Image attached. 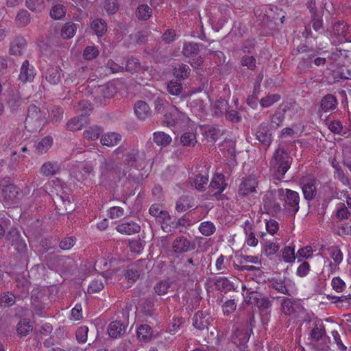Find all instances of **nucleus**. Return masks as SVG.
I'll list each match as a JSON object with an SVG mask.
<instances>
[{"label":"nucleus","mask_w":351,"mask_h":351,"mask_svg":"<svg viewBox=\"0 0 351 351\" xmlns=\"http://www.w3.org/2000/svg\"><path fill=\"white\" fill-rule=\"evenodd\" d=\"M99 170L100 180L102 183L117 182L125 175L122 171L121 164L116 162L111 158H104L101 160Z\"/></svg>","instance_id":"1"},{"label":"nucleus","mask_w":351,"mask_h":351,"mask_svg":"<svg viewBox=\"0 0 351 351\" xmlns=\"http://www.w3.org/2000/svg\"><path fill=\"white\" fill-rule=\"evenodd\" d=\"M47 123V112L35 104L28 106L25 127L30 132L40 130Z\"/></svg>","instance_id":"2"},{"label":"nucleus","mask_w":351,"mask_h":351,"mask_svg":"<svg viewBox=\"0 0 351 351\" xmlns=\"http://www.w3.org/2000/svg\"><path fill=\"white\" fill-rule=\"evenodd\" d=\"M292 158L283 148L277 149L271 159V169L275 171V177L281 180L290 168Z\"/></svg>","instance_id":"3"},{"label":"nucleus","mask_w":351,"mask_h":351,"mask_svg":"<svg viewBox=\"0 0 351 351\" xmlns=\"http://www.w3.org/2000/svg\"><path fill=\"white\" fill-rule=\"evenodd\" d=\"M305 5L311 14L310 25L316 32L322 34L324 29V8L318 9L316 0H306Z\"/></svg>","instance_id":"4"},{"label":"nucleus","mask_w":351,"mask_h":351,"mask_svg":"<svg viewBox=\"0 0 351 351\" xmlns=\"http://www.w3.org/2000/svg\"><path fill=\"white\" fill-rule=\"evenodd\" d=\"M6 239L16 252L19 256L25 261L28 260V250L27 244L16 230H11L6 235Z\"/></svg>","instance_id":"5"},{"label":"nucleus","mask_w":351,"mask_h":351,"mask_svg":"<svg viewBox=\"0 0 351 351\" xmlns=\"http://www.w3.org/2000/svg\"><path fill=\"white\" fill-rule=\"evenodd\" d=\"M278 195L284 197L285 208L289 214L292 216L298 213L300 209L299 203L300 200V195L298 192L286 189L278 190Z\"/></svg>","instance_id":"6"},{"label":"nucleus","mask_w":351,"mask_h":351,"mask_svg":"<svg viewBox=\"0 0 351 351\" xmlns=\"http://www.w3.org/2000/svg\"><path fill=\"white\" fill-rule=\"evenodd\" d=\"M189 121L188 116L180 111L175 106H172L165 114L163 123L167 126H175L179 124L186 123Z\"/></svg>","instance_id":"7"},{"label":"nucleus","mask_w":351,"mask_h":351,"mask_svg":"<svg viewBox=\"0 0 351 351\" xmlns=\"http://www.w3.org/2000/svg\"><path fill=\"white\" fill-rule=\"evenodd\" d=\"M255 136L263 147L267 149L273 141L269 122L264 121L261 123L257 128Z\"/></svg>","instance_id":"8"},{"label":"nucleus","mask_w":351,"mask_h":351,"mask_svg":"<svg viewBox=\"0 0 351 351\" xmlns=\"http://www.w3.org/2000/svg\"><path fill=\"white\" fill-rule=\"evenodd\" d=\"M317 180L312 176H305L300 179V185L302 188L303 195L307 201L313 200L317 195Z\"/></svg>","instance_id":"9"},{"label":"nucleus","mask_w":351,"mask_h":351,"mask_svg":"<svg viewBox=\"0 0 351 351\" xmlns=\"http://www.w3.org/2000/svg\"><path fill=\"white\" fill-rule=\"evenodd\" d=\"M25 99L23 98L18 90L12 91L9 93L6 101V105L12 114H16L23 109Z\"/></svg>","instance_id":"10"},{"label":"nucleus","mask_w":351,"mask_h":351,"mask_svg":"<svg viewBox=\"0 0 351 351\" xmlns=\"http://www.w3.org/2000/svg\"><path fill=\"white\" fill-rule=\"evenodd\" d=\"M50 261L56 269L62 273L70 272L75 265L74 260L66 256H54Z\"/></svg>","instance_id":"11"},{"label":"nucleus","mask_w":351,"mask_h":351,"mask_svg":"<svg viewBox=\"0 0 351 351\" xmlns=\"http://www.w3.org/2000/svg\"><path fill=\"white\" fill-rule=\"evenodd\" d=\"M195 248V244L184 236L176 237L172 243V250L174 253L184 254Z\"/></svg>","instance_id":"12"},{"label":"nucleus","mask_w":351,"mask_h":351,"mask_svg":"<svg viewBox=\"0 0 351 351\" xmlns=\"http://www.w3.org/2000/svg\"><path fill=\"white\" fill-rule=\"evenodd\" d=\"M303 310V307L300 302L296 300L282 298L281 301L282 312L289 316L295 315Z\"/></svg>","instance_id":"13"},{"label":"nucleus","mask_w":351,"mask_h":351,"mask_svg":"<svg viewBox=\"0 0 351 351\" xmlns=\"http://www.w3.org/2000/svg\"><path fill=\"white\" fill-rule=\"evenodd\" d=\"M19 188L14 184H8L2 189V197L4 202L8 205L16 204L20 199Z\"/></svg>","instance_id":"14"},{"label":"nucleus","mask_w":351,"mask_h":351,"mask_svg":"<svg viewBox=\"0 0 351 351\" xmlns=\"http://www.w3.org/2000/svg\"><path fill=\"white\" fill-rule=\"evenodd\" d=\"M257 186L258 182L255 177L243 178L239 186V195L240 196H247L251 193H256Z\"/></svg>","instance_id":"15"},{"label":"nucleus","mask_w":351,"mask_h":351,"mask_svg":"<svg viewBox=\"0 0 351 351\" xmlns=\"http://www.w3.org/2000/svg\"><path fill=\"white\" fill-rule=\"evenodd\" d=\"M35 75L36 71L34 66L31 65L27 60L23 61L21 66L19 79L23 83L32 82L34 80Z\"/></svg>","instance_id":"16"},{"label":"nucleus","mask_w":351,"mask_h":351,"mask_svg":"<svg viewBox=\"0 0 351 351\" xmlns=\"http://www.w3.org/2000/svg\"><path fill=\"white\" fill-rule=\"evenodd\" d=\"M26 47V40L22 36H16L10 44L9 53L15 56H22Z\"/></svg>","instance_id":"17"},{"label":"nucleus","mask_w":351,"mask_h":351,"mask_svg":"<svg viewBox=\"0 0 351 351\" xmlns=\"http://www.w3.org/2000/svg\"><path fill=\"white\" fill-rule=\"evenodd\" d=\"M227 184L225 182L224 175L222 173L216 174L212 179L209 188L213 195L216 196L221 194L226 189Z\"/></svg>","instance_id":"18"},{"label":"nucleus","mask_w":351,"mask_h":351,"mask_svg":"<svg viewBox=\"0 0 351 351\" xmlns=\"http://www.w3.org/2000/svg\"><path fill=\"white\" fill-rule=\"evenodd\" d=\"M136 116L140 120L145 121L152 117V110L149 105L144 101H137L134 106Z\"/></svg>","instance_id":"19"},{"label":"nucleus","mask_w":351,"mask_h":351,"mask_svg":"<svg viewBox=\"0 0 351 351\" xmlns=\"http://www.w3.org/2000/svg\"><path fill=\"white\" fill-rule=\"evenodd\" d=\"M210 317L208 313L203 311H198L193 317V326L200 330L208 329L210 324Z\"/></svg>","instance_id":"20"},{"label":"nucleus","mask_w":351,"mask_h":351,"mask_svg":"<svg viewBox=\"0 0 351 351\" xmlns=\"http://www.w3.org/2000/svg\"><path fill=\"white\" fill-rule=\"evenodd\" d=\"M44 297V293L38 289H34L32 292V305L34 306L36 313L38 315H41L43 310L45 308V305L42 302Z\"/></svg>","instance_id":"21"},{"label":"nucleus","mask_w":351,"mask_h":351,"mask_svg":"<svg viewBox=\"0 0 351 351\" xmlns=\"http://www.w3.org/2000/svg\"><path fill=\"white\" fill-rule=\"evenodd\" d=\"M126 330V325L120 321L112 322L108 327V333L114 339L121 337Z\"/></svg>","instance_id":"22"},{"label":"nucleus","mask_w":351,"mask_h":351,"mask_svg":"<svg viewBox=\"0 0 351 351\" xmlns=\"http://www.w3.org/2000/svg\"><path fill=\"white\" fill-rule=\"evenodd\" d=\"M116 230L121 234L131 235L140 232V226L134 221H124L116 227Z\"/></svg>","instance_id":"23"},{"label":"nucleus","mask_w":351,"mask_h":351,"mask_svg":"<svg viewBox=\"0 0 351 351\" xmlns=\"http://www.w3.org/2000/svg\"><path fill=\"white\" fill-rule=\"evenodd\" d=\"M93 170L91 165L84 164L76 167L72 172L73 177L79 182H82L88 178L89 174Z\"/></svg>","instance_id":"24"},{"label":"nucleus","mask_w":351,"mask_h":351,"mask_svg":"<svg viewBox=\"0 0 351 351\" xmlns=\"http://www.w3.org/2000/svg\"><path fill=\"white\" fill-rule=\"evenodd\" d=\"M95 93L97 97H102L104 99H109L112 97L116 93V88L113 84H105L96 88L95 90Z\"/></svg>","instance_id":"25"},{"label":"nucleus","mask_w":351,"mask_h":351,"mask_svg":"<svg viewBox=\"0 0 351 351\" xmlns=\"http://www.w3.org/2000/svg\"><path fill=\"white\" fill-rule=\"evenodd\" d=\"M62 70L57 66H49L45 73V79L51 84L56 85L61 81Z\"/></svg>","instance_id":"26"},{"label":"nucleus","mask_w":351,"mask_h":351,"mask_svg":"<svg viewBox=\"0 0 351 351\" xmlns=\"http://www.w3.org/2000/svg\"><path fill=\"white\" fill-rule=\"evenodd\" d=\"M243 230L245 234V242L250 246L255 247L258 244V239L253 232L252 223L246 220L243 223Z\"/></svg>","instance_id":"27"},{"label":"nucleus","mask_w":351,"mask_h":351,"mask_svg":"<svg viewBox=\"0 0 351 351\" xmlns=\"http://www.w3.org/2000/svg\"><path fill=\"white\" fill-rule=\"evenodd\" d=\"M349 25L344 21H338L332 25V32L337 38H346L348 35Z\"/></svg>","instance_id":"28"},{"label":"nucleus","mask_w":351,"mask_h":351,"mask_svg":"<svg viewBox=\"0 0 351 351\" xmlns=\"http://www.w3.org/2000/svg\"><path fill=\"white\" fill-rule=\"evenodd\" d=\"M193 199L190 195H182L176 202V209L178 212H184L193 207Z\"/></svg>","instance_id":"29"},{"label":"nucleus","mask_w":351,"mask_h":351,"mask_svg":"<svg viewBox=\"0 0 351 351\" xmlns=\"http://www.w3.org/2000/svg\"><path fill=\"white\" fill-rule=\"evenodd\" d=\"M87 117L86 116L80 115L70 119L66 123V128L71 131H77L82 129L86 123Z\"/></svg>","instance_id":"30"},{"label":"nucleus","mask_w":351,"mask_h":351,"mask_svg":"<svg viewBox=\"0 0 351 351\" xmlns=\"http://www.w3.org/2000/svg\"><path fill=\"white\" fill-rule=\"evenodd\" d=\"M173 71L177 80H185L189 76L191 69L187 64L180 63L174 66Z\"/></svg>","instance_id":"31"},{"label":"nucleus","mask_w":351,"mask_h":351,"mask_svg":"<svg viewBox=\"0 0 351 351\" xmlns=\"http://www.w3.org/2000/svg\"><path fill=\"white\" fill-rule=\"evenodd\" d=\"M60 170V165L58 162H45L40 169V173L45 176H52Z\"/></svg>","instance_id":"32"},{"label":"nucleus","mask_w":351,"mask_h":351,"mask_svg":"<svg viewBox=\"0 0 351 351\" xmlns=\"http://www.w3.org/2000/svg\"><path fill=\"white\" fill-rule=\"evenodd\" d=\"M121 139V136L120 134L115 132H109L104 134L100 141L103 145L112 147L117 145Z\"/></svg>","instance_id":"33"},{"label":"nucleus","mask_w":351,"mask_h":351,"mask_svg":"<svg viewBox=\"0 0 351 351\" xmlns=\"http://www.w3.org/2000/svg\"><path fill=\"white\" fill-rule=\"evenodd\" d=\"M321 108L325 111L332 110L336 108L337 101L336 97L332 94L325 95L321 100Z\"/></svg>","instance_id":"34"},{"label":"nucleus","mask_w":351,"mask_h":351,"mask_svg":"<svg viewBox=\"0 0 351 351\" xmlns=\"http://www.w3.org/2000/svg\"><path fill=\"white\" fill-rule=\"evenodd\" d=\"M214 284L215 288L218 291H230L234 290L233 283L231 282L226 277H218L215 279Z\"/></svg>","instance_id":"35"},{"label":"nucleus","mask_w":351,"mask_h":351,"mask_svg":"<svg viewBox=\"0 0 351 351\" xmlns=\"http://www.w3.org/2000/svg\"><path fill=\"white\" fill-rule=\"evenodd\" d=\"M153 141L158 145L166 147L171 142V137L164 132H156L153 134Z\"/></svg>","instance_id":"36"},{"label":"nucleus","mask_w":351,"mask_h":351,"mask_svg":"<svg viewBox=\"0 0 351 351\" xmlns=\"http://www.w3.org/2000/svg\"><path fill=\"white\" fill-rule=\"evenodd\" d=\"M53 143V138L49 136L43 138L36 145V152L38 154H43L51 147Z\"/></svg>","instance_id":"37"},{"label":"nucleus","mask_w":351,"mask_h":351,"mask_svg":"<svg viewBox=\"0 0 351 351\" xmlns=\"http://www.w3.org/2000/svg\"><path fill=\"white\" fill-rule=\"evenodd\" d=\"M199 51V44L196 43H184L182 48V54L185 57H191L197 55Z\"/></svg>","instance_id":"38"},{"label":"nucleus","mask_w":351,"mask_h":351,"mask_svg":"<svg viewBox=\"0 0 351 351\" xmlns=\"http://www.w3.org/2000/svg\"><path fill=\"white\" fill-rule=\"evenodd\" d=\"M152 14V8L147 4L138 5L136 11V17L141 21H147Z\"/></svg>","instance_id":"39"},{"label":"nucleus","mask_w":351,"mask_h":351,"mask_svg":"<svg viewBox=\"0 0 351 351\" xmlns=\"http://www.w3.org/2000/svg\"><path fill=\"white\" fill-rule=\"evenodd\" d=\"M152 329L147 324L141 325L136 331L138 338L143 341H149L152 336Z\"/></svg>","instance_id":"40"},{"label":"nucleus","mask_w":351,"mask_h":351,"mask_svg":"<svg viewBox=\"0 0 351 351\" xmlns=\"http://www.w3.org/2000/svg\"><path fill=\"white\" fill-rule=\"evenodd\" d=\"M90 27L97 36H101L107 30L106 21L100 19L93 20L90 24Z\"/></svg>","instance_id":"41"},{"label":"nucleus","mask_w":351,"mask_h":351,"mask_svg":"<svg viewBox=\"0 0 351 351\" xmlns=\"http://www.w3.org/2000/svg\"><path fill=\"white\" fill-rule=\"evenodd\" d=\"M199 263V260L197 258H195L193 256L188 258L186 263H185L184 265L185 269L183 271L185 272V276H193L196 271Z\"/></svg>","instance_id":"42"},{"label":"nucleus","mask_w":351,"mask_h":351,"mask_svg":"<svg viewBox=\"0 0 351 351\" xmlns=\"http://www.w3.org/2000/svg\"><path fill=\"white\" fill-rule=\"evenodd\" d=\"M31 21L30 14L27 10L22 9L16 16L15 23L17 25L24 27L28 25Z\"/></svg>","instance_id":"43"},{"label":"nucleus","mask_w":351,"mask_h":351,"mask_svg":"<svg viewBox=\"0 0 351 351\" xmlns=\"http://www.w3.org/2000/svg\"><path fill=\"white\" fill-rule=\"evenodd\" d=\"M124 276L129 283L133 284L139 278L140 272L136 266L131 265L127 267Z\"/></svg>","instance_id":"44"},{"label":"nucleus","mask_w":351,"mask_h":351,"mask_svg":"<svg viewBox=\"0 0 351 351\" xmlns=\"http://www.w3.org/2000/svg\"><path fill=\"white\" fill-rule=\"evenodd\" d=\"M269 282L271 284V287L279 293L289 295H290L289 289L287 288L284 280L281 278H273L269 280Z\"/></svg>","instance_id":"45"},{"label":"nucleus","mask_w":351,"mask_h":351,"mask_svg":"<svg viewBox=\"0 0 351 351\" xmlns=\"http://www.w3.org/2000/svg\"><path fill=\"white\" fill-rule=\"evenodd\" d=\"M103 132V128L97 125L91 126L88 130L84 132V137L89 141H94L97 139L101 133Z\"/></svg>","instance_id":"46"},{"label":"nucleus","mask_w":351,"mask_h":351,"mask_svg":"<svg viewBox=\"0 0 351 351\" xmlns=\"http://www.w3.org/2000/svg\"><path fill=\"white\" fill-rule=\"evenodd\" d=\"M199 230L202 235L208 237L215 233L216 228L213 222L206 221L199 224Z\"/></svg>","instance_id":"47"},{"label":"nucleus","mask_w":351,"mask_h":351,"mask_svg":"<svg viewBox=\"0 0 351 351\" xmlns=\"http://www.w3.org/2000/svg\"><path fill=\"white\" fill-rule=\"evenodd\" d=\"M26 7L32 12L40 13L45 8L44 0H25Z\"/></svg>","instance_id":"48"},{"label":"nucleus","mask_w":351,"mask_h":351,"mask_svg":"<svg viewBox=\"0 0 351 351\" xmlns=\"http://www.w3.org/2000/svg\"><path fill=\"white\" fill-rule=\"evenodd\" d=\"M285 112L282 109V110H276L274 114H272L271 117V128H274V129H277L282 124L285 119Z\"/></svg>","instance_id":"49"},{"label":"nucleus","mask_w":351,"mask_h":351,"mask_svg":"<svg viewBox=\"0 0 351 351\" xmlns=\"http://www.w3.org/2000/svg\"><path fill=\"white\" fill-rule=\"evenodd\" d=\"M16 302V296L12 292H4L0 295V305L4 307L12 306Z\"/></svg>","instance_id":"50"},{"label":"nucleus","mask_w":351,"mask_h":351,"mask_svg":"<svg viewBox=\"0 0 351 351\" xmlns=\"http://www.w3.org/2000/svg\"><path fill=\"white\" fill-rule=\"evenodd\" d=\"M66 14V8L63 5L56 4L50 10V16L55 20L62 19Z\"/></svg>","instance_id":"51"},{"label":"nucleus","mask_w":351,"mask_h":351,"mask_svg":"<svg viewBox=\"0 0 351 351\" xmlns=\"http://www.w3.org/2000/svg\"><path fill=\"white\" fill-rule=\"evenodd\" d=\"M196 143V136L193 132H185L180 137V143L183 146L193 147Z\"/></svg>","instance_id":"52"},{"label":"nucleus","mask_w":351,"mask_h":351,"mask_svg":"<svg viewBox=\"0 0 351 351\" xmlns=\"http://www.w3.org/2000/svg\"><path fill=\"white\" fill-rule=\"evenodd\" d=\"M76 32V25L72 22L66 23L61 29V35L64 38H72Z\"/></svg>","instance_id":"53"},{"label":"nucleus","mask_w":351,"mask_h":351,"mask_svg":"<svg viewBox=\"0 0 351 351\" xmlns=\"http://www.w3.org/2000/svg\"><path fill=\"white\" fill-rule=\"evenodd\" d=\"M280 99L281 96L279 94L268 95L261 99L260 104L263 108H268L278 102Z\"/></svg>","instance_id":"54"},{"label":"nucleus","mask_w":351,"mask_h":351,"mask_svg":"<svg viewBox=\"0 0 351 351\" xmlns=\"http://www.w3.org/2000/svg\"><path fill=\"white\" fill-rule=\"evenodd\" d=\"M171 284L172 282L167 280H160L155 285L154 291L158 295H163L167 293Z\"/></svg>","instance_id":"55"},{"label":"nucleus","mask_w":351,"mask_h":351,"mask_svg":"<svg viewBox=\"0 0 351 351\" xmlns=\"http://www.w3.org/2000/svg\"><path fill=\"white\" fill-rule=\"evenodd\" d=\"M330 256L336 265H339L343 261V253L337 246H331L328 248Z\"/></svg>","instance_id":"56"},{"label":"nucleus","mask_w":351,"mask_h":351,"mask_svg":"<svg viewBox=\"0 0 351 351\" xmlns=\"http://www.w3.org/2000/svg\"><path fill=\"white\" fill-rule=\"evenodd\" d=\"M241 65L247 67L250 71H254L256 65V59L253 56L244 55L240 60Z\"/></svg>","instance_id":"57"},{"label":"nucleus","mask_w":351,"mask_h":351,"mask_svg":"<svg viewBox=\"0 0 351 351\" xmlns=\"http://www.w3.org/2000/svg\"><path fill=\"white\" fill-rule=\"evenodd\" d=\"M32 326L27 319L21 320L17 325V332L23 336L27 335L32 330Z\"/></svg>","instance_id":"58"},{"label":"nucleus","mask_w":351,"mask_h":351,"mask_svg":"<svg viewBox=\"0 0 351 351\" xmlns=\"http://www.w3.org/2000/svg\"><path fill=\"white\" fill-rule=\"evenodd\" d=\"M183 88L181 83L171 80L167 84V90L171 95L178 96L182 92Z\"/></svg>","instance_id":"59"},{"label":"nucleus","mask_w":351,"mask_h":351,"mask_svg":"<svg viewBox=\"0 0 351 351\" xmlns=\"http://www.w3.org/2000/svg\"><path fill=\"white\" fill-rule=\"evenodd\" d=\"M326 334L325 327L323 324L317 325L313 328L311 332V337L315 341H319Z\"/></svg>","instance_id":"60"},{"label":"nucleus","mask_w":351,"mask_h":351,"mask_svg":"<svg viewBox=\"0 0 351 351\" xmlns=\"http://www.w3.org/2000/svg\"><path fill=\"white\" fill-rule=\"evenodd\" d=\"M99 50L95 46H87L83 53L84 58L87 60H91L99 56Z\"/></svg>","instance_id":"61"},{"label":"nucleus","mask_w":351,"mask_h":351,"mask_svg":"<svg viewBox=\"0 0 351 351\" xmlns=\"http://www.w3.org/2000/svg\"><path fill=\"white\" fill-rule=\"evenodd\" d=\"M208 176L198 174L195 176V178L193 181V184L195 189H197L199 191H203L204 190L205 186L208 183Z\"/></svg>","instance_id":"62"},{"label":"nucleus","mask_w":351,"mask_h":351,"mask_svg":"<svg viewBox=\"0 0 351 351\" xmlns=\"http://www.w3.org/2000/svg\"><path fill=\"white\" fill-rule=\"evenodd\" d=\"M75 109L77 112H81L80 115L85 116L91 111L92 107L89 101L87 100H82L78 102L77 105L75 106Z\"/></svg>","instance_id":"63"},{"label":"nucleus","mask_w":351,"mask_h":351,"mask_svg":"<svg viewBox=\"0 0 351 351\" xmlns=\"http://www.w3.org/2000/svg\"><path fill=\"white\" fill-rule=\"evenodd\" d=\"M104 7L108 14H114L119 10V5L117 0H106Z\"/></svg>","instance_id":"64"}]
</instances>
